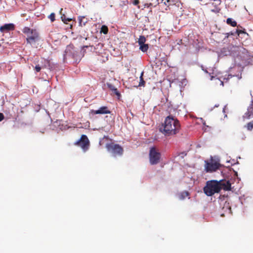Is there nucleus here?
<instances>
[{
	"label": "nucleus",
	"instance_id": "4",
	"mask_svg": "<svg viewBox=\"0 0 253 253\" xmlns=\"http://www.w3.org/2000/svg\"><path fill=\"white\" fill-rule=\"evenodd\" d=\"M160 158V153L155 147L151 148L149 152L150 163L152 165H156L159 163Z\"/></svg>",
	"mask_w": 253,
	"mask_h": 253
},
{
	"label": "nucleus",
	"instance_id": "6",
	"mask_svg": "<svg viewBox=\"0 0 253 253\" xmlns=\"http://www.w3.org/2000/svg\"><path fill=\"white\" fill-rule=\"evenodd\" d=\"M220 164L217 162H213L212 160L211 162L208 161H205V170L207 172H212L215 171L219 168Z\"/></svg>",
	"mask_w": 253,
	"mask_h": 253
},
{
	"label": "nucleus",
	"instance_id": "24",
	"mask_svg": "<svg viewBox=\"0 0 253 253\" xmlns=\"http://www.w3.org/2000/svg\"><path fill=\"white\" fill-rule=\"evenodd\" d=\"M187 155V153L185 152H183L179 154L178 155V157H179V158L183 159L185 156Z\"/></svg>",
	"mask_w": 253,
	"mask_h": 253
},
{
	"label": "nucleus",
	"instance_id": "7",
	"mask_svg": "<svg viewBox=\"0 0 253 253\" xmlns=\"http://www.w3.org/2000/svg\"><path fill=\"white\" fill-rule=\"evenodd\" d=\"M39 40V34L36 30L32 32V34L28 35L27 38H26L27 43L31 44H32L33 43H35Z\"/></svg>",
	"mask_w": 253,
	"mask_h": 253
},
{
	"label": "nucleus",
	"instance_id": "21",
	"mask_svg": "<svg viewBox=\"0 0 253 253\" xmlns=\"http://www.w3.org/2000/svg\"><path fill=\"white\" fill-rule=\"evenodd\" d=\"M112 93L116 95L118 98H119L121 97V93L118 90L117 88H115L113 90H112Z\"/></svg>",
	"mask_w": 253,
	"mask_h": 253
},
{
	"label": "nucleus",
	"instance_id": "10",
	"mask_svg": "<svg viewBox=\"0 0 253 253\" xmlns=\"http://www.w3.org/2000/svg\"><path fill=\"white\" fill-rule=\"evenodd\" d=\"M15 28L14 25L12 23L6 24L0 27V31L3 32L4 31H9L14 30Z\"/></svg>",
	"mask_w": 253,
	"mask_h": 253
},
{
	"label": "nucleus",
	"instance_id": "15",
	"mask_svg": "<svg viewBox=\"0 0 253 253\" xmlns=\"http://www.w3.org/2000/svg\"><path fill=\"white\" fill-rule=\"evenodd\" d=\"M35 29H31L29 27H25L23 28L22 31L24 34H27L28 35H29L32 34V32L33 31H35Z\"/></svg>",
	"mask_w": 253,
	"mask_h": 253
},
{
	"label": "nucleus",
	"instance_id": "12",
	"mask_svg": "<svg viewBox=\"0 0 253 253\" xmlns=\"http://www.w3.org/2000/svg\"><path fill=\"white\" fill-rule=\"evenodd\" d=\"M226 23L232 27L237 26V22L231 18H228L226 20Z\"/></svg>",
	"mask_w": 253,
	"mask_h": 253
},
{
	"label": "nucleus",
	"instance_id": "22",
	"mask_svg": "<svg viewBox=\"0 0 253 253\" xmlns=\"http://www.w3.org/2000/svg\"><path fill=\"white\" fill-rule=\"evenodd\" d=\"M55 15L54 13H51L48 16V18L50 19L51 22H54L55 20Z\"/></svg>",
	"mask_w": 253,
	"mask_h": 253
},
{
	"label": "nucleus",
	"instance_id": "18",
	"mask_svg": "<svg viewBox=\"0 0 253 253\" xmlns=\"http://www.w3.org/2000/svg\"><path fill=\"white\" fill-rule=\"evenodd\" d=\"M188 195L189 193L188 192H183L179 195V198L180 200H183L185 197L188 196Z\"/></svg>",
	"mask_w": 253,
	"mask_h": 253
},
{
	"label": "nucleus",
	"instance_id": "33",
	"mask_svg": "<svg viewBox=\"0 0 253 253\" xmlns=\"http://www.w3.org/2000/svg\"><path fill=\"white\" fill-rule=\"evenodd\" d=\"M230 33L229 36H230V35H234V33H233V32H230V33Z\"/></svg>",
	"mask_w": 253,
	"mask_h": 253
},
{
	"label": "nucleus",
	"instance_id": "2",
	"mask_svg": "<svg viewBox=\"0 0 253 253\" xmlns=\"http://www.w3.org/2000/svg\"><path fill=\"white\" fill-rule=\"evenodd\" d=\"M216 180L208 181L204 188V192L208 196H211L220 192V188Z\"/></svg>",
	"mask_w": 253,
	"mask_h": 253
},
{
	"label": "nucleus",
	"instance_id": "25",
	"mask_svg": "<svg viewBox=\"0 0 253 253\" xmlns=\"http://www.w3.org/2000/svg\"><path fill=\"white\" fill-rule=\"evenodd\" d=\"M107 85L108 87L112 91L116 87L111 84L107 83Z\"/></svg>",
	"mask_w": 253,
	"mask_h": 253
},
{
	"label": "nucleus",
	"instance_id": "11",
	"mask_svg": "<svg viewBox=\"0 0 253 253\" xmlns=\"http://www.w3.org/2000/svg\"><path fill=\"white\" fill-rule=\"evenodd\" d=\"M62 10H63V8H61L60 10V14L61 15V18L62 19V21L64 23H67V21H68V22L71 21L72 20V19L68 18H66L65 15L64 14H62Z\"/></svg>",
	"mask_w": 253,
	"mask_h": 253
},
{
	"label": "nucleus",
	"instance_id": "19",
	"mask_svg": "<svg viewBox=\"0 0 253 253\" xmlns=\"http://www.w3.org/2000/svg\"><path fill=\"white\" fill-rule=\"evenodd\" d=\"M143 74V73L142 72L140 77V82L139 84V86H144V85H145V82L144 81V80L143 79V77H142Z\"/></svg>",
	"mask_w": 253,
	"mask_h": 253
},
{
	"label": "nucleus",
	"instance_id": "23",
	"mask_svg": "<svg viewBox=\"0 0 253 253\" xmlns=\"http://www.w3.org/2000/svg\"><path fill=\"white\" fill-rule=\"evenodd\" d=\"M161 2L168 6H169L171 4L170 1L169 0H161Z\"/></svg>",
	"mask_w": 253,
	"mask_h": 253
},
{
	"label": "nucleus",
	"instance_id": "37",
	"mask_svg": "<svg viewBox=\"0 0 253 253\" xmlns=\"http://www.w3.org/2000/svg\"><path fill=\"white\" fill-rule=\"evenodd\" d=\"M223 112H224V111H225V108H224L223 109Z\"/></svg>",
	"mask_w": 253,
	"mask_h": 253
},
{
	"label": "nucleus",
	"instance_id": "9",
	"mask_svg": "<svg viewBox=\"0 0 253 253\" xmlns=\"http://www.w3.org/2000/svg\"><path fill=\"white\" fill-rule=\"evenodd\" d=\"M217 183L219 184L220 188V191L221 189H223L225 191H229L231 190V183L228 180H220L217 181Z\"/></svg>",
	"mask_w": 253,
	"mask_h": 253
},
{
	"label": "nucleus",
	"instance_id": "35",
	"mask_svg": "<svg viewBox=\"0 0 253 253\" xmlns=\"http://www.w3.org/2000/svg\"><path fill=\"white\" fill-rule=\"evenodd\" d=\"M101 45V46H102V44L101 43H98V46H99V45Z\"/></svg>",
	"mask_w": 253,
	"mask_h": 253
},
{
	"label": "nucleus",
	"instance_id": "17",
	"mask_svg": "<svg viewBox=\"0 0 253 253\" xmlns=\"http://www.w3.org/2000/svg\"><path fill=\"white\" fill-rule=\"evenodd\" d=\"M108 28L107 26H106L105 25L102 26L101 30H100V33H103L104 34H107L108 33Z\"/></svg>",
	"mask_w": 253,
	"mask_h": 253
},
{
	"label": "nucleus",
	"instance_id": "30",
	"mask_svg": "<svg viewBox=\"0 0 253 253\" xmlns=\"http://www.w3.org/2000/svg\"><path fill=\"white\" fill-rule=\"evenodd\" d=\"M220 9H216V10H212V11L215 12H219L220 11Z\"/></svg>",
	"mask_w": 253,
	"mask_h": 253
},
{
	"label": "nucleus",
	"instance_id": "34",
	"mask_svg": "<svg viewBox=\"0 0 253 253\" xmlns=\"http://www.w3.org/2000/svg\"><path fill=\"white\" fill-rule=\"evenodd\" d=\"M80 25H81V26H83V25H82V22H81V21L80 22Z\"/></svg>",
	"mask_w": 253,
	"mask_h": 253
},
{
	"label": "nucleus",
	"instance_id": "14",
	"mask_svg": "<svg viewBox=\"0 0 253 253\" xmlns=\"http://www.w3.org/2000/svg\"><path fill=\"white\" fill-rule=\"evenodd\" d=\"M139 49L143 52H146L149 48L148 44L143 43L139 45Z\"/></svg>",
	"mask_w": 253,
	"mask_h": 253
},
{
	"label": "nucleus",
	"instance_id": "28",
	"mask_svg": "<svg viewBox=\"0 0 253 253\" xmlns=\"http://www.w3.org/2000/svg\"><path fill=\"white\" fill-rule=\"evenodd\" d=\"M4 119V116L2 113H0V121H1Z\"/></svg>",
	"mask_w": 253,
	"mask_h": 253
},
{
	"label": "nucleus",
	"instance_id": "38",
	"mask_svg": "<svg viewBox=\"0 0 253 253\" xmlns=\"http://www.w3.org/2000/svg\"><path fill=\"white\" fill-rule=\"evenodd\" d=\"M206 73H208V71L207 70L205 71Z\"/></svg>",
	"mask_w": 253,
	"mask_h": 253
},
{
	"label": "nucleus",
	"instance_id": "8",
	"mask_svg": "<svg viewBox=\"0 0 253 253\" xmlns=\"http://www.w3.org/2000/svg\"><path fill=\"white\" fill-rule=\"evenodd\" d=\"M89 113L92 115L96 114H110L111 111L107 106H102L97 110H91Z\"/></svg>",
	"mask_w": 253,
	"mask_h": 253
},
{
	"label": "nucleus",
	"instance_id": "27",
	"mask_svg": "<svg viewBox=\"0 0 253 253\" xmlns=\"http://www.w3.org/2000/svg\"><path fill=\"white\" fill-rule=\"evenodd\" d=\"M244 32L241 30L237 29L236 31V33L239 36L241 33H244Z\"/></svg>",
	"mask_w": 253,
	"mask_h": 253
},
{
	"label": "nucleus",
	"instance_id": "36",
	"mask_svg": "<svg viewBox=\"0 0 253 253\" xmlns=\"http://www.w3.org/2000/svg\"><path fill=\"white\" fill-rule=\"evenodd\" d=\"M221 84H222V85H223V82H221Z\"/></svg>",
	"mask_w": 253,
	"mask_h": 253
},
{
	"label": "nucleus",
	"instance_id": "3",
	"mask_svg": "<svg viewBox=\"0 0 253 253\" xmlns=\"http://www.w3.org/2000/svg\"><path fill=\"white\" fill-rule=\"evenodd\" d=\"M106 147L109 152L112 153L114 156H121L124 152L123 147L118 144H115L113 142L107 143Z\"/></svg>",
	"mask_w": 253,
	"mask_h": 253
},
{
	"label": "nucleus",
	"instance_id": "20",
	"mask_svg": "<svg viewBox=\"0 0 253 253\" xmlns=\"http://www.w3.org/2000/svg\"><path fill=\"white\" fill-rule=\"evenodd\" d=\"M247 128L249 130H252L253 128V121L248 123L246 126Z\"/></svg>",
	"mask_w": 253,
	"mask_h": 253
},
{
	"label": "nucleus",
	"instance_id": "13",
	"mask_svg": "<svg viewBox=\"0 0 253 253\" xmlns=\"http://www.w3.org/2000/svg\"><path fill=\"white\" fill-rule=\"evenodd\" d=\"M160 3H161V0H151V2L147 5H149L148 6L155 7Z\"/></svg>",
	"mask_w": 253,
	"mask_h": 253
},
{
	"label": "nucleus",
	"instance_id": "5",
	"mask_svg": "<svg viewBox=\"0 0 253 253\" xmlns=\"http://www.w3.org/2000/svg\"><path fill=\"white\" fill-rule=\"evenodd\" d=\"M75 145L80 146L84 151H86L89 145V141L84 134L82 135L80 139L75 143Z\"/></svg>",
	"mask_w": 253,
	"mask_h": 253
},
{
	"label": "nucleus",
	"instance_id": "32",
	"mask_svg": "<svg viewBox=\"0 0 253 253\" xmlns=\"http://www.w3.org/2000/svg\"><path fill=\"white\" fill-rule=\"evenodd\" d=\"M229 34H230V33H226V34H225V35H226V38H228V37L229 36Z\"/></svg>",
	"mask_w": 253,
	"mask_h": 253
},
{
	"label": "nucleus",
	"instance_id": "26",
	"mask_svg": "<svg viewBox=\"0 0 253 253\" xmlns=\"http://www.w3.org/2000/svg\"><path fill=\"white\" fill-rule=\"evenodd\" d=\"M35 70L37 72H39L41 70V67L39 65H36L35 67Z\"/></svg>",
	"mask_w": 253,
	"mask_h": 253
},
{
	"label": "nucleus",
	"instance_id": "1",
	"mask_svg": "<svg viewBox=\"0 0 253 253\" xmlns=\"http://www.w3.org/2000/svg\"><path fill=\"white\" fill-rule=\"evenodd\" d=\"M180 127L179 121L171 116H168L160 130L166 135L175 134Z\"/></svg>",
	"mask_w": 253,
	"mask_h": 253
},
{
	"label": "nucleus",
	"instance_id": "31",
	"mask_svg": "<svg viewBox=\"0 0 253 253\" xmlns=\"http://www.w3.org/2000/svg\"><path fill=\"white\" fill-rule=\"evenodd\" d=\"M89 46H91V47H92V46H91V45H89V46H88V45H84V46H83V47H82V48H83V49H84V48H87V47H89Z\"/></svg>",
	"mask_w": 253,
	"mask_h": 253
},
{
	"label": "nucleus",
	"instance_id": "16",
	"mask_svg": "<svg viewBox=\"0 0 253 253\" xmlns=\"http://www.w3.org/2000/svg\"><path fill=\"white\" fill-rule=\"evenodd\" d=\"M146 38L144 36H140L138 40L139 45L145 43L146 42Z\"/></svg>",
	"mask_w": 253,
	"mask_h": 253
},
{
	"label": "nucleus",
	"instance_id": "29",
	"mask_svg": "<svg viewBox=\"0 0 253 253\" xmlns=\"http://www.w3.org/2000/svg\"><path fill=\"white\" fill-rule=\"evenodd\" d=\"M139 3V0H134L133 1V4L134 5H137Z\"/></svg>",
	"mask_w": 253,
	"mask_h": 253
}]
</instances>
